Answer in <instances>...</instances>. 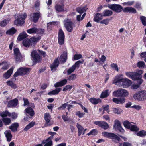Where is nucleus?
<instances>
[{
	"instance_id": "f257e3e1",
	"label": "nucleus",
	"mask_w": 146,
	"mask_h": 146,
	"mask_svg": "<svg viewBox=\"0 0 146 146\" xmlns=\"http://www.w3.org/2000/svg\"><path fill=\"white\" fill-rule=\"evenodd\" d=\"M122 75L116 76L113 80V84L123 88H127L131 84V81L128 79L124 78Z\"/></svg>"
},
{
	"instance_id": "f03ea898",
	"label": "nucleus",
	"mask_w": 146,
	"mask_h": 146,
	"mask_svg": "<svg viewBox=\"0 0 146 146\" xmlns=\"http://www.w3.org/2000/svg\"><path fill=\"white\" fill-rule=\"evenodd\" d=\"M135 100L143 101L146 100V91L142 90L134 94L133 96Z\"/></svg>"
},
{
	"instance_id": "7ed1b4c3",
	"label": "nucleus",
	"mask_w": 146,
	"mask_h": 146,
	"mask_svg": "<svg viewBox=\"0 0 146 146\" xmlns=\"http://www.w3.org/2000/svg\"><path fill=\"white\" fill-rule=\"evenodd\" d=\"M26 17L27 14L25 13L19 15L14 21V24L17 26L21 25L24 23V20Z\"/></svg>"
},
{
	"instance_id": "20e7f679",
	"label": "nucleus",
	"mask_w": 146,
	"mask_h": 146,
	"mask_svg": "<svg viewBox=\"0 0 146 146\" xmlns=\"http://www.w3.org/2000/svg\"><path fill=\"white\" fill-rule=\"evenodd\" d=\"M129 93L125 89L119 88L113 92V95L116 97H123V98L127 96Z\"/></svg>"
},
{
	"instance_id": "39448f33",
	"label": "nucleus",
	"mask_w": 146,
	"mask_h": 146,
	"mask_svg": "<svg viewBox=\"0 0 146 146\" xmlns=\"http://www.w3.org/2000/svg\"><path fill=\"white\" fill-rule=\"evenodd\" d=\"M30 68L26 67H21L14 74V76L17 77L18 76H22L29 74Z\"/></svg>"
},
{
	"instance_id": "423d86ee",
	"label": "nucleus",
	"mask_w": 146,
	"mask_h": 146,
	"mask_svg": "<svg viewBox=\"0 0 146 146\" xmlns=\"http://www.w3.org/2000/svg\"><path fill=\"white\" fill-rule=\"evenodd\" d=\"M38 52L37 50H34L31 54L32 59L34 62L36 63L40 62L42 60L41 56Z\"/></svg>"
},
{
	"instance_id": "0eeeda50",
	"label": "nucleus",
	"mask_w": 146,
	"mask_h": 146,
	"mask_svg": "<svg viewBox=\"0 0 146 146\" xmlns=\"http://www.w3.org/2000/svg\"><path fill=\"white\" fill-rule=\"evenodd\" d=\"M29 34H43L44 32V30L42 28H37L36 27H33L28 29L27 31Z\"/></svg>"
},
{
	"instance_id": "6e6552de",
	"label": "nucleus",
	"mask_w": 146,
	"mask_h": 146,
	"mask_svg": "<svg viewBox=\"0 0 146 146\" xmlns=\"http://www.w3.org/2000/svg\"><path fill=\"white\" fill-rule=\"evenodd\" d=\"M108 7L115 12L117 13L121 12L123 9L122 7L119 4H109L108 5Z\"/></svg>"
},
{
	"instance_id": "1a4fd4ad",
	"label": "nucleus",
	"mask_w": 146,
	"mask_h": 146,
	"mask_svg": "<svg viewBox=\"0 0 146 146\" xmlns=\"http://www.w3.org/2000/svg\"><path fill=\"white\" fill-rule=\"evenodd\" d=\"M14 57L16 62L17 63L21 62L22 59V57L21 54L19 49L18 48H15L14 49Z\"/></svg>"
},
{
	"instance_id": "9d476101",
	"label": "nucleus",
	"mask_w": 146,
	"mask_h": 146,
	"mask_svg": "<svg viewBox=\"0 0 146 146\" xmlns=\"http://www.w3.org/2000/svg\"><path fill=\"white\" fill-rule=\"evenodd\" d=\"M64 23L65 27L68 31L70 32L72 31L73 24L70 19H67L64 20Z\"/></svg>"
},
{
	"instance_id": "9b49d317",
	"label": "nucleus",
	"mask_w": 146,
	"mask_h": 146,
	"mask_svg": "<svg viewBox=\"0 0 146 146\" xmlns=\"http://www.w3.org/2000/svg\"><path fill=\"white\" fill-rule=\"evenodd\" d=\"M40 16V12L34 13H31L30 15V19L31 21L34 23H36Z\"/></svg>"
},
{
	"instance_id": "f8f14e48",
	"label": "nucleus",
	"mask_w": 146,
	"mask_h": 146,
	"mask_svg": "<svg viewBox=\"0 0 146 146\" xmlns=\"http://www.w3.org/2000/svg\"><path fill=\"white\" fill-rule=\"evenodd\" d=\"M65 36L62 30L60 29L58 33V42L59 44L62 45L64 43Z\"/></svg>"
},
{
	"instance_id": "ddd939ff",
	"label": "nucleus",
	"mask_w": 146,
	"mask_h": 146,
	"mask_svg": "<svg viewBox=\"0 0 146 146\" xmlns=\"http://www.w3.org/2000/svg\"><path fill=\"white\" fill-rule=\"evenodd\" d=\"M139 70H137L136 72H128L125 73L126 75L129 78L133 80L136 79V77L139 74Z\"/></svg>"
},
{
	"instance_id": "4468645a",
	"label": "nucleus",
	"mask_w": 146,
	"mask_h": 146,
	"mask_svg": "<svg viewBox=\"0 0 146 146\" xmlns=\"http://www.w3.org/2000/svg\"><path fill=\"white\" fill-rule=\"evenodd\" d=\"M143 73L142 70H139V74L136 77V79L134 80H137V84L139 85L140 86V85L142 84L143 82V80L142 79V74Z\"/></svg>"
},
{
	"instance_id": "2eb2a0df",
	"label": "nucleus",
	"mask_w": 146,
	"mask_h": 146,
	"mask_svg": "<svg viewBox=\"0 0 146 146\" xmlns=\"http://www.w3.org/2000/svg\"><path fill=\"white\" fill-rule=\"evenodd\" d=\"M44 119L46 122L45 124V126L47 127L48 126H50L52 125V123H49L51 119V116L48 113H46L44 114Z\"/></svg>"
},
{
	"instance_id": "dca6fc26",
	"label": "nucleus",
	"mask_w": 146,
	"mask_h": 146,
	"mask_svg": "<svg viewBox=\"0 0 146 146\" xmlns=\"http://www.w3.org/2000/svg\"><path fill=\"white\" fill-rule=\"evenodd\" d=\"M59 64V61L57 58L55 60L53 63L50 66L52 71L54 72L56 71Z\"/></svg>"
},
{
	"instance_id": "f3484780",
	"label": "nucleus",
	"mask_w": 146,
	"mask_h": 146,
	"mask_svg": "<svg viewBox=\"0 0 146 146\" xmlns=\"http://www.w3.org/2000/svg\"><path fill=\"white\" fill-rule=\"evenodd\" d=\"M18 100L17 98H15L9 101L7 104L9 108H13L15 107L18 104Z\"/></svg>"
},
{
	"instance_id": "a211bd4d",
	"label": "nucleus",
	"mask_w": 146,
	"mask_h": 146,
	"mask_svg": "<svg viewBox=\"0 0 146 146\" xmlns=\"http://www.w3.org/2000/svg\"><path fill=\"white\" fill-rule=\"evenodd\" d=\"M123 11L125 13H136V10L134 8L130 7H127L123 9Z\"/></svg>"
},
{
	"instance_id": "6ab92c4d",
	"label": "nucleus",
	"mask_w": 146,
	"mask_h": 146,
	"mask_svg": "<svg viewBox=\"0 0 146 146\" xmlns=\"http://www.w3.org/2000/svg\"><path fill=\"white\" fill-rule=\"evenodd\" d=\"M24 112L25 114L26 115L28 114L31 117L33 116L35 114L34 111L31 107H29L25 109Z\"/></svg>"
},
{
	"instance_id": "aec40b11",
	"label": "nucleus",
	"mask_w": 146,
	"mask_h": 146,
	"mask_svg": "<svg viewBox=\"0 0 146 146\" xmlns=\"http://www.w3.org/2000/svg\"><path fill=\"white\" fill-rule=\"evenodd\" d=\"M13 68L12 67L9 69L7 72L3 74V77L6 79L9 78L10 77L12 74L13 70Z\"/></svg>"
},
{
	"instance_id": "412c9836",
	"label": "nucleus",
	"mask_w": 146,
	"mask_h": 146,
	"mask_svg": "<svg viewBox=\"0 0 146 146\" xmlns=\"http://www.w3.org/2000/svg\"><path fill=\"white\" fill-rule=\"evenodd\" d=\"M64 5L63 4H57L55 5L54 7L57 11L60 12L64 11Z\"/></svg>"
},
{
	"instance_id": "4be33fe9",
	"label": "nucleus",
	"mask_w": 146,
	"mask_h": 146,
	"mask_svg": "<svg viewBox=\"0 0 146 146\" xmlns=\"http://www.w3.org/2000/svg\"><path fill=\"white\" fill-rule=\"evenodd\" d=\"M125 98H114L112 99L113 101L117 104H122L125 102Z\"/></svg>"
},
{
	"instance_id": "5701e85b",
	"label": "nucleus",
	"mask_w": 146,
	"mask_h": 146,
	"mask_svg": "<svg viewBox=\"0 0 146 146\" xmlns=\"http://www.w3.org/2000/svg\"><path fill=\"white\" fill-rule=\"evenodd\" d=\"M103 15L102 13H97L95 15V16L94 18V20L96 22L98 23L100 20L102 19Z\"/></svg>"
},
{
	"instance_id": "b1692460",
	"label": "nucleus",
	"mask_w": 146,
	"mask_h": 146,
	"mask_svg": "<svg viewBox=\"0 0 146 146\" xmlns=\"http://www.w3.org/2000/svg\"><path fill=\"white\" fill-rule=\"evenodd\" d=\"M67 59V53L66 52H63V53L61 55L60 57V61L62 63H65Z\"/></svg>"
},
{
	"instance_id": "393cba45",
	"label": "nucleus",
	"mask_w": 146,
	"mask_h": 146,
	"mask_svg": "<svg viewBox=\"0 0 146 146\" xmlns=\"http://www.w3.org/2000/svg\"><path fill=\"white\" fill-rule=\"evenodd\" d=\"M19 127V124L17 123H12L11 125L9 127V129H11L12 132H16Z\"/></svg>"
},
{
	"instance_id": "a878e982",
	"label": "nucleus",
	"mask_w": 146,
	"mask_h": 146,
	"mask_svg": "<svg viewBox=\"0 0 146 146\" xmlns=\"http://www.w3.org/2000/svg\"><path fill=\"white\" fill-rule=\"evenodd\" d=\"M4 134L8 142L11 141L12 138V135L11 131L9 130H7L4 132Z\"/></svg>"
},
{
	"instance_id": "bb28decb",
	"label": "nucleus",
	"mask_w": 146,
	"mask_h": 146,
	"mask_svg": "<svg viewBox=\"0 0 146 146\" xmlns=\"http://www.w3.org/2000/svg\"><path fill=\"white\" fill-rule=\"evenodd\" d=\"M114 134H115L112 133L106 132H103L102 133V135L103 136L110 139L112 138L113 135H114Z\"/></svg>"
},
{
	"instance_id": "cd10ccee",
	"label": "nucleus",
	"mask_w": 146,
	"mask_h": 146,
	"mask_svg": "<svg viewBox=\"0 0 146 146\" xmlns=\"http://www.w3.org/2000/svg\"><path fill=\"white\" fill-rule=\"evenodd\" d=\"M28 36L25 32H23L20 34L17 39L19 41H21L25 38H26Z\"/></svg>"
},
{
	"instance_id": "c85d7f7f",
	"label": "nucleus",
	"mask_w": 146,
	"mask_h": 146,
	"mask_svg": "<svg viewBox=\"0 0 146 146\" xmlns=\"http://www.w3.org/2000/svg\"><path fill=\"white\" fill-rule=\"evenodd\" d=\"M113 13L112 11L111 10H106L103 11L102 14L103 16L109 17L111 16Z\"/></svg>"
},
{
	"instance_id": "c756f323",
	"label": "nucleus",
	"mask_w": 146,
	"mask_h": 146,
	"mask_svg": "<svg viewBox=\"0 0 146 146\" xmlns=\"http://www.w3.org/2000/svg\"><path fill=\"white\" fill-rule=\"evenodd\" d=\"M61 88H56L55 89L50 92L48 93V94L50 95L57 94L61 91Z\"/></svg>"
},
{
	"instance_id": "7c9ffc66",
	"label": "nucleus",
	"mask_w": 146,
	"mask_h": 146,
	"mask_svg": "<svg viewBox=\"0 0 146 146\" xmlns=\"http://www.w3.org/2000/svg\"><path fill=\"white\" fill-rule=\"evenodd\" d=\"M110 93L109 90H106L102 92L101 95V98H104L106 97Z\"/></svg>"
},
{
	"instance_id": "2f4dec72",
	"label": "nucleus",
	"mask_w": 146,
	"mask_h": 146,
	"mask_svg": "<svg viewBox=\"0 0 146 146\" xmlns=\"http://www.w3.org/2000/svg\"><path fill=\"white\" fill-rule=\"evenodd\" d=\"M10 113L8 111L6 110L3 112H0V116L2 118L5 117L10 116Z\"/></svg>"
},
{
	"instance_id": "473e14b6",
	"label": "nucleus",
	"mask_w": 146,
	"mask_h": 146,
	"mask_svg": "<svg viewBox=\"0 0 146 146\" xmlns=\"http://www.w3.org/2000/svg\"><path fill=\"white\" fill-rule=\"evenodd\" d=\"M2 120L5 125H9L11 122V119L9 118H3Z\"/></svg>"
},
{
	"instance_id": "72a5a7b5",
	"label": "nucleus",
	"mask_w": 146,
	"mask_h": 146,
	"mask_svg": "<svg viewBox=\"0 0 146 146\" xmlns=\"http://www.w3.org/2000/svg\"><path fill=\"white\" fill-rule=\"evenodd\" d=\"M113 112L115 114H120L122 112V110L119 108H112Z\"/></svg>"
},
{
	"instance_id": "f704fd0d",
	"label": "nucleus",
	"mask_w": 146,
	"mask_h": 146,
	"mask_svg": "<svg viewBox=\"0 0 146 146\" xmlns=\"http://www.w3.org/2000/svg\"><path fill=\"white\" fill-rule=\"evenodd\" d=\"M16 32V30L14 28L12 27L8 30L6 32V34L8 35H13Z\"/></svg>"
},
{
	"instance_id": "c9c22d12",
	"label": "nucleus",
	"mask_w": 146,
	"mask_h": 146,
	"mask_svg": "<svg viewBox=\"0 0 146 146\" xmlns=\"http://www.w3.org/2000/svg\"><path fill=\"white\" fill-rule=\"evenodd\" d=\"M76 127L78 130V135L80 136L82 133L84 131V128L82 126L78 123H77Z\"/></svg>"
},
{
	"instance_id": "e433bc0d",
	"label": "nucleus",
	"mask_w": 146,
	"mask_h": 146,
	"mask_svg": "<svg viewBox=\"0 0 146 146\" xmlns=\"http://www.w3.org/2000/svg\"><path fill=\"white\" fill-rule=\"evenodd\" d=\"M23 44L25 47H29L31 44V42L29 39H26L23 40Z\"/></svg>"
},
{
	"instance_id": "4c0bfd02",
	"label": "nucleus",
	"mask_w": 146,
	"mask_h": 146,
	"mask_svg": "<svg viewBox=\"0 0 146 146\" xmlns=\"http://www.w3.org/2000/svg\"><path fill=\"white\" fill-rule=\"evenodd\" d=\"M111 139H112V141L115 143H119L120 140V137L115 134H114V135H113V137Z\"/></svg>"
},
{
	"instance_id": "58836bf2",
	"label": "nucleus",
	"mask_w": 146,
	"mask_h": 146,
	"mask_svg": "<svg viewBox=\"0 0 146 146\" xmlns=\"http://www.w3.org/2000/svg\"><path fill=\"white\" fill-rule=\"evenodd\" d=\"M90 102L94 104H96L100 102V99H96L94 98H92L89 99Z\"/></svg>"
},
{
	"instance_id": "ea45409f",
	"label": "nucleus",
	"mask_w": 146,
	"mask_h": 146,
	"mask_svg": "<svg viewBox=\"0 0 146 146\" xmlns=\"http://www.w3.org/2000/svg\"><path fill=\"white\" fill-rule=\"evenodd\" d=\"M35 123L34 122H32L27 125L24 129L25 131H27L29 129L33 127L35 125Z\"/></svg>"
},
{
	"instance_id": "a19ab883",
	"label": "nucleus",
	"mask_w": 146,
	"mask_h": 146,
	"mask_svg": "<svg viewBox=\"0 0 146 146\" xmlns=\"http://www.w3.org/2000/svg\"><path fill=\"white\" fill-rule=\"evenodd\" d=\"M10 20L9 19H4L0 22V26L2 27H4L9 23Z\"/></svg>"
},
{
	"instance_id": "79ce46f5",
	"label": "nucleus",
	"mask_w": 146,
	"mask_h": 146,
	"mask_svg": "<svg viewBox=\"0 0 146 146\" xmlns=\"http://www.w3.org/2000/svg\"><path fill=\"white\" fill-rule=\"evenodd\" d=\"M6 82L8 86H11L13 89H16L17 87L16 84L12 81H8Z\"/></svg>"
},
{
	"instance_id": "37998d69",
	"label": "nucleus",
	"mask_w": 146,
	"mask_h": 146,
	"mask_svg": "<svg viewBox=\"0 0 146 146\" xmlns=\"http://www.w3.org/2000/svg\"><path fill=\"white\" fill-rule=\"evenodd\" d=\"M137 135L141 137H144L146 135V131L144 130H141L137 133Z\"/></svg>"
},
{
	"instance_id": "c03bdc74",
	"label": "nucleus",
	"mask_w": 146,
	"mask_h": 146,
	"mask_svg": "<svg viewBox=\"0 0 146 146\" xmlns=\"http://www.w3.org/2000/svg\"><path fill=\"white\" fill-rule=\"evenodd\" d=\"M86 8L85 7H78L76 9V11L78 13L82 14L83 12L86 11Z\"/></svg>"
},
{
	"instance_id": "a18cd8bd",
	"label": "nucleus",
	"mask_w": 146,
	"mask_h": 146,
	"mask_svg": "<svg viewBox=\"0 0 146 146\" xmlns=\"http://www.w3.org/2000/svg\"><path fill=\"white\" fill-rule=\"evenodd\" d=\"M129 129H130L131 131L135 132L139 130V128L137 126L135 125H132V124Z\"/></svg>"
},
{
	"instance_id": "49530a36",
	"label": "nucleus",
	"mask_w": 146,
	"mask_h": 146,
	"mask_svg": "<svg viewBox=\"0 0 146 146\" xmlns=\"http://www.w3.org/2000/svg\"><path fill=\"white\" fill-rule=\"evenodd\" d=\"M121 126L120 122L117 120H116L114 121V126L115 129H117Z\"/></svg>"
},
{
	"instance_id": "de8ad7c7",
	"label": "nucleus",
	"mask_w": 146,
	"mask_h": 146,
	"mask_svg": "<svg viewBox=\"0 0 146 146\" xmlns=\"http://www.w3.org/2000/svg\"><path fill=\"white\" fill-rule=\"evenodd\" d=\"M2 64L3 65L1 69L4 70H6L9 67V64L6 62H2Z\"/></svg>"
},
{
	"instance_id": "09e8293b",
	"label": "nucleus",
	"mask_w": 146,
	"mask_h": 146,
	"mask_svg": "<svg viewBox=\"0 0 146 146\" xmlns=\"http://www.w3.org/2000/svg\"><path fill=\"white\" fill-rule=\"evenodd\" d=\"M54 24V23L53 22H50L47 23V29L48 31H50L52 30Z\"/></svg>"
},
{
	"instance_id": "8fccbe9b",
	"label": "nucleus",
	"mask_w": 146,
	"mask_h": 146,
	"mask_svg": "<svg viewBox=\"0 0 146 146\" xmlns=\"http://www.w3.org/2000/svg\"><path fill=\"white\" fill-rule=\"evenodd\" d=\"M98 133V131L96 129H93L91 131L88 133L87 134V135H96Z\"/></svg>"
},
{
	"instance_id": "3c124183",
	"label": "nucleus",
	"mask_w": 146,
	"mask_h": 146,
	"mask_svg": "<svg viewBox=\"0 0 146 146\" xmlns=\"http://www.w3.org/2000/svg\"><path fill=\"white\" fill-rule=\"evenodd\" d=\"M100 127L106 130L109 128V125L103 121Z\"/></svg>"
},
{
	"instance_id": "603ef678",
	"label": "nucleus",
	"mask_w": 146,
	"mask_h": 146,
	"mask_svg": "<svg viewBox=\"0 0 146 146\" xmlns=\"http://www.w3.org/2000/svg\"><path fill=\"white\" fill-rule=\"evenodd\" d=\"M124 126L126 128L129 129L131 125V123L127 121H126L124 122L123 123Z\"/></svg>"
},
{
	"instance_id": "864d4df0",
	"label": "nucleus",
	"mask_w": 146,
	"mask_h": 146,
	"mask_svg": "<svg viewBox=\"0 0 146 146\" xmlns=\"http://www.w3.org/2000/svg\"><path fill=\"white\" fill-rule=\"evenodd\" d=\"M145 66V64L144 62L140 61L137 64V66L139 68H143Z\"/></svg>"
},
{
	"instance_id": "5fc2aeb1",
	"label": "nucleus",
	"mask_w": 146,
	"mask_h": 146,
	"mask_svg": "<svg viewBox=\"0 0 146 146\" xmlns=\"http://www.w3.org/2000/svg\"><path fill=\"white\" fill-rule=\"evenodd\" d=\"M75 67L74 66H72L70 68L67 70V74L69 75L71 73L73 72L75 70Z\"/></svg>"
},
{
	"instance_id": "6e6d98bb",
	"label": "nucleus",
	"mask_w": 146,
	"mask_h": 146,
	"mask_svg": "<svg viewBox=\"0 0 146 146\" xmlns=\"http://www.w3.org/2000/svg\"><path fill=\"white\" fill-rule=\"evenodd\" d=\"M110 66L111 68L117 71L118 72L119 71V69L118 68V67L117 64L116 63H112L111 65Z\"/></svg>"
},
{
	"instance_id": "4d7b16f0",
	"label": "nucleus",
	"mask_w": 146,
	"mask_h": 146,
	"mask_svg": "<svg viewBox=\"0 0 146 146\" xmlns=\"http://www.w3.org/2000/svg\"><path fill=\"white\" fill-rule=\"evenodd\" d=\"M140 18L143 25L146 26V17L145 16H142L140 17Z\"/></svg>"
},
{
	"instance_id": "13d9d810",
	"label": "nucleus",
	"mask_w": 146,
	"mask_h": 146,
	"mask_svg": "<svg viewBox=\"0 0 146 146\" xmlns=\"http://www.w3.org/2000/svg\"><path fill=\"white\" fill-rule=\"evenodd\" d=\"M68 103V102H67L66 103L63 104L60 107H59L58 108V110H64L67 105Z\"/></svg>"
},
{
	"instance_id": "bf43d9fd",
	"label": "nucleus",
	"mask_w": 146,
	"mask_h": 146,
	"mask_svg": "<svg viewBox=\"0 0 146 146\" xmlns=\"http://www.w3.org/2000/svg\"><path fill=\"white\" fill-rule=\"evenodd\" d=\"M76 75L74 74H72L68 78L69 80H74L76 78Z\"/></svg>"
},
{
	"instance_id": "052dcab7",
	"label": "nucleus",
	"mask_w": 146,
	"mask_h": 146,
	"mask_svg": "<svg viewBox=\"0 0 146 146\" xmlns=\"http://www.w3.org/2000/svg\"><path fill=\"white\" fill-rule=\"evenodd\" d=\"M18 114L14 112L12 113H10V115L9 117H11V118L13 119H15L17 117Z\"/></svg>"
},
{
	"instance_id": "680f3d73",
	"label": "nucleus",
	"mask_w": 146,
	"mask_h": 146,
	"mask_svg": "<svg viewBox=\"0 0 146 146\" xmlns=\"http://www.w3.org/2000/svg\"><path fill=\"white\" fill-rule=\"evenodd\" d=\"M72 88V86L70 85H67L65 87H64L63 89V91H66L68 90L71 89Z\"/></svg>"
},
{
	"instance_id": "e2e57ef3",
	"label": "nucleus",
	"mask_w": 146,
	"mask_h": 146,
	"mask_svg": "<svg viewBox=\"0 0 146 146\" xmlns=\"http://www.w3.org/2000/svg\"><path fill=\"white\" fill-rule=\"evenodd\" d=\"M110 19H104L101 21L100 23L102 24H105L106 25L108 24L109 22Z\"/></svg>"
},
{
	"instance_id": "0e129e2a",
	"label": "nucleus",
	"mask_w": 146,
	"mask_h": 146,
	"mask_svg": "<svg viewBox=\"0 0 146 146\" xmlns=\"http://www.w3.org/2000/svg\"><path fill=\"white\" fill-rule=\"evenodd\" d=\"M82 57V56L80 54H76L74 57V60H76L80 59Z\"/></svg>"
},
{
	"instance_id": "69168bd1",
	"label": "nucleus",
	"mask_w": 146,
	"mask_h": 146,
	"mask_svg": "<svg viewBox=\"0 0 146 146\" xmlns=\"http://www.w3.org/2000/svg\"><path fill=\"white\" fill-rule=\"evenodd\" d=\"M85 113H81L80 111H78L76 113V115L78 116L79 117L82 118L84 115Z\"/></svg>"
},
{
	"instance_id": "338daca9",
	"label": "nucleus",
	"mask_w": 146,
	"mask_h": 146,
	"mask_svg": "<svg viewBox=\"0 0 146 146\" xmlns=\"http://www.w3.org/2000/svg\"><path fill=\"white\" fill-rule=\"evenodd\" d=\"M23 100L24 101V104L23 105L24 106H25L26 105H28L29 104V102L28 101V100L27 99L25 98H23Z\"/></svg>"
},
{
	"instance_id": "774afa93",
	"label": "nucleus",
	"mask_w": 146,
	"mask_h": 146,
	"mask_svg": "<svg viewBox=\"0 0 146 146\" xmlns=\"http://www.w3.org/2000/svg\"><path fill=\"white\" fill-rule=\"evenodd\" d=\"M53 142L52 140H50L46 142L44 146H52L53 144Z\"/></svg>"
}]
</instances>
